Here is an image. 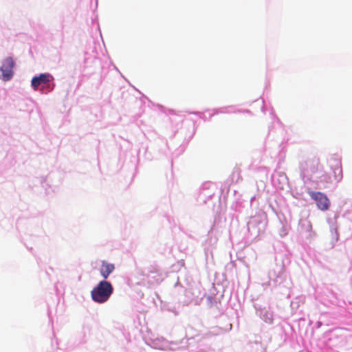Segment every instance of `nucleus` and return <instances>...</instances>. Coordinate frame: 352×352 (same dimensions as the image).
Segmentation results:
<instances>
[{
  "label": "nucleus",
  "instance_id": "obj_4",
  "mask_svg": "<svg viewBox=\"0 0 352 352\" xmlns=\"http://www.w3.org/2000/svg\"><path fill=\"white\" fill-rule=\"evenodd\" d=\"M50 75L47 74H41L38 76H34L32 79V86L34 89H36L39 85L46 84L50 81Z\"/></svg>",
  "mask_w": 352,
  "mask_h": 352
},
{
  "label": "nucleus",
  "instance_id": "obj_3",
  "mask_svg": "<svg viewBox=\"0 0 352 352\" xmlns=\"http://www.w3.org/2000/svg\"><path fill=\"white\" fill-rule=\"evenodd\" d=\"M14 67V60L11 57H8L5 59L1 70L3 73V77L4 80H9L12 76V69Z\"/></svg>",
  "mask_w": 352,
  "mask_h": 352
},
{
  "label": "nucleus",
  "instance_id": "obj_7",
  "mask_svg": "<svg viewBox=\"0 0 352 352\" xmlns=\"http://www.w3.org/2000/svg\"><path fill=\"white\" fill-rule=\"evenodd\" d=\"M341 173H342L341 167L339 165V163H338L336 165V167L334 169L335 179H336V180L340 179L341 177Z\"/></svg>",
  "mask_w": 352,
  "mask_h": 352
},
{
  "label": "nucleus",
  "instance_id": "obj_2",
  "mask_svg": "<svg viewBox=\"0 0 352 352\" xmlns=\"http://www.w3.org/2000/svg\"><path fill=\"white\" fill-rule=\"evenodd\" d=\"M308 193L311 199L316 201V205L320 210H327L329 209L330 201L326 195L320 192L314 191H309Z\"/></svg>",
  "mask_w": 352,
  "mask_h": 352
},
{
  "label": "nucleus",
  "instance_id": "obj_1",
  "mask_svg": "<svg viewBox=\"0 0 352 352\" xmlns=\"http://www.w3.org/2000/svg\"><path fill=\"white\" fill-rule=\"evenodd\" d=\"M113 292L112 285L108 281L102 280L91 290V298L96 302L104 303L109 300Z\"/></svg>",
  "mask_w": 352,
  "mask_h": 352
},
{
  "label": "nucleus",
  "instance_id": "obj_8",
  "mask_svg": "<svg viewBox=\"0 0 352 352\" xmlns=\"http://www.w3.org/2000/svg\"><path fill=\"white\" fill-rule=\"evenodd\" d=\"M327 182H331V177H329L328 180Z\"/></svg>",
  "mask_w": 352,
  "mask_h": 352
},
{
  "label": "nucleus",
  "instance_id": "obj_5",
  "mask_svg": "<svg viewBox=\"0 0 352 352\" xmlns=\"http://www.w3.org/2000/svg\"><path fill=\"white\" fill-rule=\"evenodd\" d=\"M114 269L115 266L113 264L102 261L100 272L102 277L106 279Z\"/></svg>",
  "mask_w": 352,
  "mask_h": 352
},
{
  "label": "nucleus",
  "instance_id": "obj_6",
  "mask_svg": "<svg viewBox=\"0 0 352 352\" xmlns=\"http://www.w3.org/2000/svg\"><path fill=\"white\" fill-rule=\"evenodd\" d=\"M149 273L154 274L153 278L155 279V280L157 282L160 278V272L158 269L156 267H152L149 271Z\"/></svg>",
  "mask_w": 352,
  "mask_h": 352
}]
</instances>
